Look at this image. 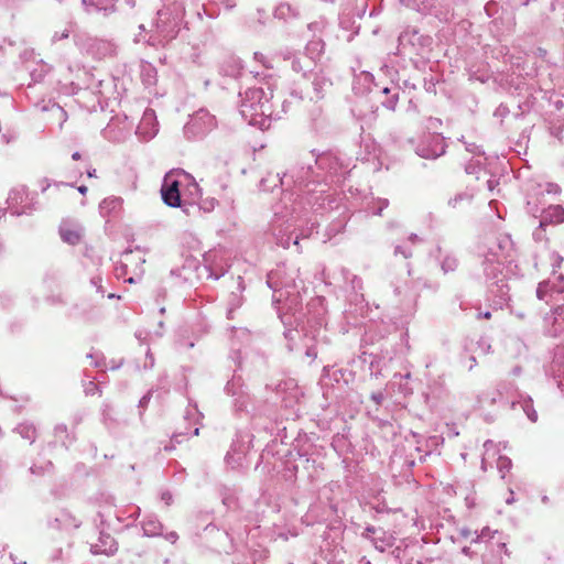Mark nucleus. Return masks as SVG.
<instances>
[{
  "label": "nucleus",
  "mask_w": 564,
  "mask_h": 564,
  "mask_svg": "<svg viewBox=\"0 0 564 564\" xmlns=\"http://www.w3.org/2000/svg\"><path fill=\"white\" fill-rule=\"evenodd\" d=\"M59 235L64 242L73 246L78 245L84 237L83 230L72 225H63L59 228Z\"/></svg>",
  "instance_id": "3"
},
{
  "label": "nucleus",
  "mask_w": 564,
  "mask_h": 564,
  "mask_svg": "<svg viewBox=\"0 0 564 564\" xmlns=\"http://www.w3.org/2000/svg\"><path fill=\"white\" fill-rule=\"evenodd\" d=\"M484 318H486V319H490V318H491V313H490V312H486V313L484 314Z\"/></svg>",
  "instance_id": "7"
},
{
  "label": "nucleus",
  "mask_w": 564,
  "mask_h": 564,
  "mask_svg": "<svg viewBox=\"0 0 564 564\" xmlns=\"http://www.w3.org/2000/svg\"><path fill=\"white\" fill-rule=\"evenodd\" d=\"M553 210L560 214H564V210L560 206L553 207Z\"/></svg>",
  "instance_id": "5"
},
{
  "label": "nucleus",
  "mask_w": 564,
  "mask_h": 564,
  "mask_svg": "<svg viewBox=\"0 0 564 564\" xmlns=\"http://www.w3.org/2000/svg\"><path fill=\"white\" fill-rule=\"evenodd\" d=\"M161 195L163 202L170 207L181 206V192L180 182L173 178L172 173L164 176L161 187Z\"/></svg>",
  "instance_id": "1"
},
{
  "label": "nucleus",
  "mask_w": 564,
  "mask_h": 564,
  "mask_svg": "<svg viewBox=\"0 0 564 564\" xmlns=\"http://www.w3.org/2000/svg\"><path fill=\"white\" fill-rule=\"evenodd\" d=\"M80 524L82 521L73 512L66 509H61L55 513L52 528L65 533H70L78 529Z\"/></svg>",
  "instance_id": "2"
},
{
  "label": "nucleus",
  "mask_w": 564,
  "mask_h": 564,
  "mask_svg": "<svg viewBox=\"0 0 564 564\" xmlns=\"http://www.w3.org/2000/svg\"><path fill=\"white\" fill-rule=\"evenodd\" d=\"M72 158H73L74 160H79V159H80V154H79L78 152H75V153L72 155Z\"/></svg>",
  "instance_id": "6"
},
{
  "label": "nucleus",
  "mask_w": 564,
  "mask_h": 564,
  "mask_svg": "<svg viewBox=\"0 0 564 564\" xmlns=\"http://www.w3.org/2000/svg\"><path fill=\"white\" fill-rule=\"evenodd\" d=\"M79 191H80L82 193H84V192L86 191V187H85V186H82V187H79Z\"/></svg>",
  "instance_id": "8"
},
{
  "label": "nucleus",
  "mask_w": 564,
  "mask_h": 564,
  "mask_svg": "<svg viewBox=\"0 0 564 564\" xmlns=\"http://www.w3.org/2000/svg\"><path fill=\"white\" fill-rule=\"evenodd\" d=\"M538 299L545 301L549 305H555L557 301L554 299V290L549 282H542L536 289Z\"/></svg>",
  "instance_id": "4"
}]
</instances>
